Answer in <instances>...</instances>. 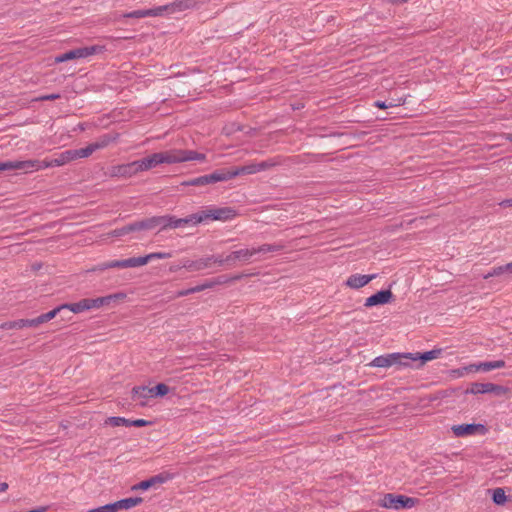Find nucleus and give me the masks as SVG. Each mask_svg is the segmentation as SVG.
Masks as SVG:
<instances>
[{"mask_svg": "<svg viewBox=\"0 0 512 512\" xmlns=\"http://www.w3.org/2000/svg\"><path fill=\"white\" fill-rule=\"evenodd\" d=\"M136 169L138 172L150 170L161 163L160 153H153L146 158L136 160Z\"/></svg>", "mask_w": 512, "mask_h": 512, "instance_id": "obj_14", "label": "nucleus"}, {"mask_svg": "<svg viewBox=\"0 0 512 512\" xmlns=\"http://www.w3.org/2000/svg\"><path fill=\"white\" fill-rule=\"evenodd\" d=\"M73 154L74 160L79 158H87L89 157L93 152L97 151L96 147L93 143L89 144L85 148L71 150Z\"/></svg>", "mask_w": 512, "mask_h": 512, "instance_id": "obj_30", "label": "nucleus"}, {"mask_svg": "<svg viewBox=\"0 0 512 512\" xmlns=\"http://www.w3.org/2000/svg\"><path fill=\"white\" fill-rule=\"evenodd\" d=\"M133 225L132 223L122 227V228H118V229H115L113 231L110 232L109 235H111L112 237H121V236H124L126 234H129L131 232H134V229H132Z\"/></svg>", "mask_w": 512, "mask_h": 512, "instance_id": "obj_39", "label": "nucleus"}, {"mask_svg": "<svg viewBox=\"0 0 512 512\" xmlns=\"http://www.w3.org/2000/svg\"><path fill=\"white\" fill-rule=\"evenodd\" d=\"M375 106L380 109H386L387 108V102L386 101H376Z\"/></svg>", "mask_w": 512, "mask_h": 512, "instance_id": "obj_53", "label": "nucleus"}, {"mask_svg": "<svg viewBox=\"0 0 512 512\" xmlns=\"http://www.w3.org/2000/svg\"><path fill=\"white\" fill-rule=\"evenodd\" d=\"M172 253L170 252H153L150 254H147L145 256H140L138 258L139 267L146 265L149 261L154 259H167L171 258Z\"/></svg>", "mask_w": 512, "mask_h": 512, "instance_id": "obj_25", "label": "nucleus"}, {"mask_svg": "<svg viewBox=\"0 0 512 512\" xmlns=\"http://www.w3.org/2000/svg\"><path fill=\"white\" fill-rule=\"evenodd\" d=\"M483 428L484 426L481 424H462L453 426L452 431L457 437H463L467 435H473L478 430Z\"/></svg>", "mask_w": 512, "mask_h": 512, "instance_id": "obj_19", "label": "nucleus"}, {"mask_svg": "<svg viewBox=\"0 0 512 512\" xmlns=\"http://www.w3.org/2000/svg\"><path fill=\"white\" fill-rule=\"evenodd\" d=\"M110 268H134L139 267L138 258L132 257L123 260H112L109 261Z\"/></svg>", "mask_w": 512, "mask_h": 512, "instance_id": "obj_24", "label": "nucleus"}, {"mask_svg": "<svg viewBox=\"0 0 512 512\" xmlns=\"http://www.w3.org/2000/svg\"><path fill=\"white\" fill-rule=\"evenodd\" d=\"M3 171L2 162H0V172Z\"/></svg>", "mask_w": 512, "mask_h": 512, "instance_id": "obj_60", "label": "nucleus"}, {"mask_svg": "<svg viewBox=\"0 0 512 512\" xmlns=\"http://www.w3.org/2000/svg\"><path fill=\"white\" fill-rule=\"evenodd\" d=\"M418 503V499L407 497L405 495H396L392 493L385 494L380 501V506L387 509H405L412 508Z\"/></svg>", "mask_w": 512, "mask_h": 512, "instance_id": "obj_4", "label": "nucleus"}, {"mask_svg": "<svg viewBox=\"0 0 512 512\" xmlns=\"http://www.w3.org/2000/svg\"><path fill=\"white\" fill-rule=\"evenodd\" d=\"M493 369H500L505 366V362L503 360L492 361Z\"/></svg>", "mask_w": 512, "mask_h": 512, "instance_id": "obj_51", "label": "nucleus"}, {"mask_svg": "<svg viewBox=\"0 0 512 512\" xmlns=\"http://www.w3.org/2000/svg\"><path fill=\"white\" fill-rule=\"evenodd\" d=\"M8 489V484L6 482L0 483V492H4Z\"/></svg>", "mask_w": 512, "mask_h": 512, "instance_id": "obj_56", "label": "nucleus"}, {"mask_svg": "<svg viewBox=\"0 0 512 512\" xmlns=\"http://www.w3.org/2000/svg\"><path fill=\"white\" fill-rule=\"evenodd\" d=\"M171 478L172 476L169 473L155 475L147 480L141 481L138 485L134 486L133 489L147 490L155 485L163 484Z\"/></svg>", "mask_w": 512, "mask_h": 512, "instance_id": "obj_16", "label": "nucleus"}, {"mask_svg": "<svg viewBox=\"0 0 512 512\" xmlns=\"http://www.w3.org/2000/svg\"><path fill=\"white\" fill-rule=\"evenodd\" d=\"M105 423L113 427L130 426V420L123 417H109Z\"/></svg>", "mask_w": 512, "mask_h": 512, "instance_id": "obj_37", "label": "nucleus"}, {"mask_svg": "<svg viewBox=\"0 0 512 512\" xmlns=\"http://www.w3.org/2000/svg\"><path fill=\"white\" fill-rule=\"evenodd\" d=\"M468 392L471 394L494 393L496 395H503L507 392V389L493 383H473Z\"/></svg>", "mask_w": 512, "mask_h": 512, "instance_id": "obj_8", "label": "nucleus"}, {"mask_svg": "<svg viewBox=\"0 0 512 512\" xmlns=\"http://www.w3.org/2000/svg\"><path fill=\"white\" fill-rule=\"evenodd\" d=\"M254 255H255L254 248H251V249L244 248V249H240V250L235 251V255L234 256L237 257V261L247 262Z\"/></svg>", "mask_w": 512, "mask_h": 512, "instance_id": "obj_33", "label": "nucleus"}, {"mask_svg": "<svg viewBox=\"0 0 512 512\" xmlns=\"http://www.w3.org/2000/svg\"><path fill=\"white\" fill-rule=\"evenodd\" d=\"M123 299L125 298V294L123 293H117V294H114V295H109V296H105V297H99V298H96V299H89V308L92 309V308H99L103 305H108L113 299Z\"/></svg>", "mask_w": 512, "mask_h": 512, "instance_id": "obj_23", "label": "nucleus"}, {"mask_svg": "<svg viewBox=\"0 0 512 512\" xmlns=\"http://www.w3.org/2000/svg\"><path fill=\"white\" fill-rule=\"evenodd\" d=\"M505 138H506L507 140H509L510 142H512V133L507 134V135L505 136Z\"/></svg>", "mask_w": 512, "mask_h": 512, "instance_id": "obj_59", "label": "nucleus"}, {"mask_svg": "<svg viewBox=\"0 0 512 512\" xmlns=\"http://www.w3.org/2000/svg\"><path fill=\"white\" fill-rule=\"evenodd\" d=\"M59 98H60L59 94H48V95L40 96L36 100H38V101H52V100H56V99H59Z\"/></svg>", "mask_w": 512, "mask_h": 512, "instance_id": "obj_44", "label": "nucleus"}, {"mask_svg": "<svg viewBox=\"0 0 512 512\" xmlns=\"http://www.w3.org/2000/svg\"><path fill=\"white\" fill-rule=\"evenodd\" d=\"M275 164L271 161H262L259 163H250L244 166L236 167L232 169L233 178L239 175L255 174L257 172L267 170L273 167Z\"/></svg>", "mask_w": 512, "mask_h": 512, "instance_id": "obj_7", "label": "nucleus"}, {"mask_svg": "<svg viewBox=\"0 0 512 512\" xmlns=\"http://www.w3.org/2000/svg\"><path fill=\"white\" fill-rule=\"evenodd\" d=\"M192 293H195V291H191V288H190V289L179 291L176 296L177 297H183V296H187V295L192 294Z\"/></svg>", "mask_w": 512, "mask_h": 512, "instance_id": "obj_52", "label": "nucleus"}, {"mask_svg": "<svg viewBox=\"0 0 512 512\" xmlns=\"http://www.w3.org/2000/svg\"><path fill=\"white\" fill-rule=\"evenodd\" d=\"M284 249L282 244H263L257 248H254L255 254L257 253H274Z\"/></svg>", "mask_w": 512, "mask_h": 512, "instance_id": "obj_31", "label": "nucleus"}, {"mask_svg": "<svg viewBox=\"0 0 512 512\" xmlns=\"http://www.w3.org/2000/svg\"><path fill=\"white\" fill-rule=\"evenodd\" d=\"M184 184L191 185V186H203V185H208V182H207L206 175H204V176H200V177L191 179V180L185 182Z\"/></svg>", "mask_w": 512, "mask_h": 512, "instance_id": "obj_41", "label": "nucleus"}, {"mask_svg": "<svg viewBox=\"0 0 512 512\" xmlns=\"http://www.w3.org/2000/svg\"><path fill=\"white\" fill-rule=\"evenodd\" d=\"M477 371H481V369L478 367V364H470V365L462 368L460 375H463V372L469 373V372H477Z\"/></svg>", "mask_w": 512, "mask_h": 512, "instance_id": "obj_43", "label": "nucleus"}, {"mask_svg": "<svg viewBox=\"0 0 512 512\" xmlns=\"http://www.w3.org/2000/svg\"><path fill=\"white\" fill-rule=\"evenodd\" d=\"M162 164H177L186 161H200L206 160V155L198 153L193 150L171 149L159 152Z\"/></svg>", "mask_w": 512, "mask_h": 512, "instance_id": "obj_2", "label": "nucleus"}, {"mask_svg": "<svg viewBox=\"0 0 512 512\" xmlns=\"http://www.w3.org/2000/svg\"><path fill=\"white\" fill-rule=\"evenodd\" d=\"M142 502V498L140 497H130L121 499L114 503H109L110 507H112V512H118L119 510H128L140 504Z\"/></svg>", "mask_w": 512, "mask_h": 512, "instance_id": "obj_18", "label": "nucleus"}, {"mask_svg": "<svg viewBox=\"0 0 512 512\" xmlns=\"http://www.w3.org/2000/svg\"><path fill=\"white\" fill-rule=\"evenodd\" d=\"M38 160H25V161H6L2 162L3 171L5 170H24L26 172L39 170Z\"/></svg>", "mask_w": 512, "mask_h": 512, "instance_id": "obj_9", "label": "nucleus"}, {"mask_svg": "<svg viewBox=\"0 0 512 512\" xmlns=\"http://www.w3.org/2000/svg\"><path fill=\"white\" fill-rule=\"evenodd\" d=\"M235 216V210L230 207L208 208L190 215L192 225H196L207 220L227 221L233 219Z\"/></svg>", "mask_w": 512, "mask_h": 512, "instance_id": "obj_3", "label": "nucleus"}, {"mask_svg": "<svg viewBox=\"0 0 512 512\" xmlns=\"http://www.w3.org/2000/svg\"><path fill=\"white\" fill-rule=\"evenodd\" d=\"M235 251L230 253L224 258L225 264L227 265H234L237 262V257L234 256Z\"/></svg>", "mask_w": 512, "mask_h": 512, "instance_id": "obj_46", "label": "nucleus"}, {"mask_svg": "<svg viewBox=\"0 0 512 512\" xmlns=\"http://www.w3.org/2000/svg\"><path fill=\"white\" fill-rule=\"evenodd\" d=\"M478 367H479V368L481 369V371H483V372H488V371L493 370L492 361L478 363Z\"/></svg>", "mask_w": 512, "mask_h": 512, "instance_id": "obj_45", "label": "nucleus"}, {"mask_svg": "<svg viewBox=\"0 0 512 512\" xmlns=\"http://www.w3.org/2000/svg\"><path fill=\"white\" fill-rule=\"evenodd\" d=\"M400 104H401L400 101L397 102L396 100H391V101L387 102V108L388 107H395V106H398Z\"/></svg>", "mask_w": 512, "mask_h": 512, "instance_id": "obj_55", "label": "nucleus"}, {"mask_svg": "<svg viewBox=\"0 0 512 512\" xmlns=\"http://www.w3.org/2000/svg\"><path fill=\"white\" fill-rule=\"evenodd\" d=\"M392 4H402L407 2L408 0H388Z\"/></svg>", "mask_w": 512, "mask_h": 512, "instance_id": "obj_57", "label": "nucleus"}, {"mask_svg": "<svg viewBox=\"0 0 512 512\" xmlns=\"http://www.w3.org/2000/svg\"><path fill=\"white\" fill-rule=\"evenodd\" d=\"M208 184L227 181L233 178L231 170H216L213 173L206 175Z\"/></svg>", "mask_w": 512, "mask_h": 512, "instance_id": "obj_21", "label": "nucleus"}, {"mask_svg": "<svg viewBox=\"0 0 512 512\" xmlns=\"http://www.w3.org/2000/svg\"><path fill=\"white\" fill-rule=\"evenodd\" d=\"M393 298L394 295L391 290H381L366 298L364 306L369 308L377 305H384L390 303Z\"/></svg>", "mask_w": 512, "mask_h": 512, "instance_id": "obj_10", "label": "nucleus"}, {"mask_svg": "<svg viewBox=\"0 0 512 512\" xmlns=\"http://www.w3.org/2000/svg\"><path fill=\"white\" fill-rule=\"evenodd\" d=\"M154 227H160L161 230L167 228H179L191 224L190 215L185 218H176L174 216H153Z\"/></svg>", "mask_w": 512, "mask_h": 512, "instance_id": "obj_6", "label": "nucleus"}, {"mask_svg": "<svg viewBox=\"0 0 512 512\" xmlns=\"http://www.w3.org/2000/svg\"><path fill=\"white\" fill-rule=\"evenodd\" d=\"M500 205L504 207H512V198L501 201Z\"/></svg>", "mask_w": 512, "mask_h": 512, "instance_id": "obj_54", "label": "nucleus"}, {"mask_svg": "<svg viewBox=\"0 0 512 512\" xmlns=\"http://www.w3.org/2000/svg\"><path fill=\"white\" fill-rule=\"evenodd\" d=\"M26 327H35L33 319H19L15 321H8L0 325L1 329H23Z\"/></svg>", "mask_w": 512, "mask_h": 512, "instance_id": "obj_20", "label": "nucleus"}, {"mask_svg": "<svg viewBox=\"0 0 512 512\" xmlns=\"http://www.w3.org/2000/svg\"><path fill=\"white\" fill-rule=\"evenodd\" d=\"M53 161L54 167L63 166L74 160L73 154L71 150H66L58 154L57 157L51 159Z\"/></svg>", "mask_w": 512, "mask_h": 512, "instance_id": "obj_29", "label": "nucleus"}, {"mask_svg": "<svg viewBox=\"0 0 512 512\" xmlns=\"http://www.w3.org/2000/svg\"><path fill=\"white\" fill-rule=\"evenodd\" d=\"M216 284V282L214 281H207L205 282L204 284H201V285H197L195 287H192L191 288V291H195V293L197 292H201L205 289H209V288H212L214 285Z\"/></svg>", "mask_w": 512, "mask_h": 512, "instance_id": "obj_42", "label": "nucleus"}, {"mask_svg": "<svg viewBox=\"0 0 512 512\" xmlns=\"http://www.w3.org/2000/svg\"><path fill=\"white\" fill-rule=\"evenodd\" d=\"M148 424L149 422L144 419L130 420V426L144 427Z\"/></svg>", "mask_w": 512, "mask_h": 512, "instance_id": "obj_47", "label": "nucleus"}, {"mask_svg": "<svg viewBox=\"0 0 512 512\" xmlns=\"http://www.w3.org/2000/svg\"><path fill=\"white\" fill-rule=\"evenodd\" d=\"M109 265V261L108 262H104V263H101V264H98L93 270L96 271H104L106 269H110V266Z\"/></svg>", "mask_w": 512, "mask_h": 512, "instance_id": "obj_50", "label": "nucleus"}, {"mask_svg": "<svg viewBox=\"0 0 512 512\" xmlns=\"http://www.w3.org/2000/svg\"><path fill=\"white\" fill-rule=\"evenodd\" d=\"M151 398H153L152 390L149 387L137 386L132 389V399L141 406L148 405Z\"/></svg>", "mask_w": 512, "mask_h": 512, "instance_id": "obj_15", "label": "nucleus"}, {"mask_svg": "<svg viewBox=\"0 0 512 512\" xmlns=\"http://www.w3.org/2000/svg\"><path fill=\"white\" fill-rule=\"evenodd\" d=\"M376 277H377L376 274H370V275L353 274L347 278L345 285L351 289H359V288L366 286L369 282L374 280Z\"/></svg>", "mask_w": 512, "mask_h": 512, "instance_id": "obj_12", "label": "nucleus"}, {"mask_svg": "<svg viewBox=\"0 0 512 512\" xmlns=\"http://www.w3.org/2000/svg\"><path fill=\"white\" fill-rule=\"evenodd\" d=\"M212 264V258H200L198 260L185 259L182 261V267L189 271H200L210 267Z\"/></svg>", "mask_w": 512, "mask_h": 512, "instance_id": "obj_17", "label": "nucleus"}, {"mask_svg": "<svg viewBox=\"0 0 512 512\" xmlns=\"http://www.w3.org/2000/svg\"><path fill=\"white\" fill-rule=\"evenodd\" d=\"M208 258H212V263H216L218 265L225 264L224 258H222L220 256H209Z\"/></svg>", "mask_w": 512, "mask_h": 512, "instance_id": "obj_49", "label": "nucleus"}, {"mask_svg": "<svg viewBox=\"0 0 512 512\" xmlns=\"http://www.w3.org/2000/svg\"><path fill=\"white\" fill-rule=\"evenodd\" d=\"M149 13H150L149 14L150 17H158V16H163L165 14H171L170 13V3L163 5V6H158V7L149 9Z\"/></svg>", "mask_w": 512, "mask_h": 512, "instance_id": "obj_35", "label": "nucleus"}, {"mask_svg": "<svg viewBox=\"0 0 512 512\" xmlns=\"http://www.w3.org/2000/svg\"><path fill=\"white\" fill-rule=\"evenodd\" d=\"M103 51H104V46H100V45L76 48V49L70 50L66 53H63L61 55L56 56L54 61H55V63H62V62H66L69 60L87 58L89 56L101 53Z\"/></svg>", "mask_w": 512, "mask_h": 512, "instance_id": "obj_5", "label": "nucleus"}, {"mask_svg": "<svg viewBox=\"0 0 512 512\" xmlns=\"http://www.w3.org/2000/svg\"><path fill=\"white\" fill-rule=\"evenodd\" d=\"M116 140V136L109 134L101 136L97 141L93 142L97 150L107 147L111 142Z\"/></svg>", "mask_w": 512, "mask_h": 512, "instance_id": "obj_34", "label": "nucleus"}, {"mask_svg": "<svg viewBox=\"0 0 512 512\" xmlns=\"http://www.w3.org/2000/svg\"><path fill=\"white\" fill-rule=\"evenodd\" d=\"M181 267H182V266H179V265H172V266L170 267V269H169V270H170L171 272H176V271H178Z\"/></svg>", "mask_w": 512, "mask_h": 512, "instance_id": "obj_58", "label": "nucleus"}, {"mask_svg": "<svg viewBox=\"0 0 512 512\" xmlns=\"http://www.w3.org/2000/svg\"><path fill=\"white\" fill-rule=\"evenodd\" d=\"M137 173L138 171L136 169L135 161L127 164L112 166L109 170V175L111 177L129 178Z\"/></svg>", "mask_w": 512, "mask_h": 512, "instance_id": "obj_11", "label": "nucleus"}, {"mask_svg": "<svg viewBox=\"0 0 512 512\" xmlns=\"http://www.w3.org/2000/svg\"><path fill=\"white\" fill-rule=\"evenodd\" d=\"M492 499L497 505H503L507 500L505 491L502 488L494 489Z\"/></svg>", "mask_w": 512, "mask_h": 512, "instance_id": "obj_38", "label": "nucleus"}, {"mask_svg": "<svg viewBox=\"0 0 512 512\" xmlns=\"http://www.w3.org/2000/svg\"><path fill=\"white\" fill-rule=\"evenodd\" d=\"M208 184L227 181L233 178L231 170H216L213 173L206 175Z\"/></svg>", "mask_w": 512, "mask_h": 512, "instance_id": "obj_22", "label": "nucleus"}, {"mask_svg": "<svg viewBox=\"0 0 512 512\" xmlns=\"http://www.w3.org/2000/svg\"><path fill=\"white\" fill-rule=\"evenodd\" d=\"M132 225H133L132 229H134V232L155 229L153 217L145 218L143 220L133 222Z\"/></svg>", "mask_w": 512, "mask_h": 512, "instance_id": "obj_28", "label": "nucleus"}, {"mask_svg": "<svg viewBox=\"0 0 512 512\" xmlns=\"http://www.w3.org/2000/svg\"><path fill=\"white\" fill-rule=\"evenodd\" d=\"M149 9L144 10H135L129 13H125L122 16L125 18H144V17H150L149 16Z\"/></svg>", "mask_w": 512, "mask_h": 512, "instance_id": "obj_40", "label": "nucleus"}, {"mask_svg": "<svg viewBox=\"0 0 512 512\" xmlns=\"http://www.w3.org/2000/svg\"><path fill=\"white\" fill-rule=\"evenodd\" d=\"M150 389L152 390L153 397H163L167 395L170 391V388L164 383H159L155 387H152Z\"/></svg>", "mask_w": 512, "mask_h": 512, "instance_id": "obj_36", "label": "nucleus"}, {"mask_svg": "<svg viewBox=\"0 0 512 512\" xmlns=\"http://www.w3.org/2000/svg\"><path fill=\"white\" fill-rule=\"evenodd\" d=\"M203 1L201 0H176L170 3V13L175 14L190 9L198 8Z\"/></svg>", "mask_w": 512, "mask_h": 512, "instance_id": "obj_13", "label": "nucleus"}, {"mask_svg": "<svg viewBox=\"0 0 512 512\" xmlns=\"http://www.w3.org/2000/svg\"><path fill=\"white\" fill-rule=\"evenodd\" d=\"M441 354L440 349H435L431 351H427L424 353H391L386 355H381L372 360V362L369 364L372 367H379V368H387L391 367L393 365L398 366H409L408 362L406 360H411L413 362L419 363L416 365L417 368L422 367L426 362L434 360L439 357Z\"/></svg>", "mask_w": 512, "mask_h": 512, "instance_id": "obj_1", "label": "nucleus"}, {"mask_svg": "<svg viewBox=\"0 0 512 512\" xmlns=\"http://www.w3.org/2000/svg\"><path fill=\"white\" fill-rule=\"evenodd\" d=\"M65 310H69L73 313H81L86 310H89V299H82L81 301L77 303L72 304H63Z\"/></svg>", "mask_w": 512, "mask_h": 512, "instance_id": "obj_27", "label": "nucleus"}, {"mask_svg": "<svg viewBox=\"0 0 512 512\" xmlns=\"http://www.w3.org/2000/svg\"><path fill=\"white\" fill-rule=\"evenodd\" d=\"M505 272H512V262L507 263L506 265L503 266L494 267L489 273L484 275V278L488 279L491 277L499 276Z\"/></svg>", "mask_w": 512, "mask_h": 512, "instance_id": "obj_32", "label": "nucleus"}, {"mask_svg": "<svg viewBox=\"0 0 512 512\" xmlns=\"http://www.w3.org/2000/svg\"><path fill=\"white\" fill-rule=\"evenodd\" d=\"M38 164L40 165L39 170L49 168V167H54L53 161L47 160V159L42 160V161L38 160Z\"/></svg>", "mask_w": 512, "mask_h": 512, "instance_id": "obj_48", "label": "nucleus"}, {"mask_svg": "<svg viewBox=\"0 0 512 512\" xmlns=\"http://www.w3.org/2000/svg\"><path fill=\"white\" fill-rule=\"evenodd\" d=\"M63 310H65L64 309V305H61V306H59V307H57V308H55V309H53V310H51V311H49V312H47L45 314H42V315L34 318L33 320H34L35 327L39 326L42 323H45V322H48V321L52 320L53 318L56 317V315L58 313H60Z\"/></svg>", "mask_w": 512, "mask_h": 512, "instance_id": "obj_26", "label": "nucleus"}]
</instances>
